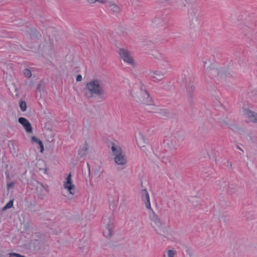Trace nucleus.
Segmentation results:
<instances>
[{
    "label": "nucleus",
    "mask_w": 257,
    "mask_h": 257,
    "mask_svg": "<svg viewBox=\"0 0 257 257\" xmlns=\"http://www.w3.org/2000/svg\"><path fill=\"white\" fill-rule=\"evenodd\" d=\"M132 94L137 102L143 105L148 111L156 113L161 112L162 110L159 106L154 104V100L146 87L142 83H139L135 86Z\"/></svg>",
    "instance_id": "obj_1"
},
{
    "label": "nucleus",
    "mask_w": 257,
    "mask_h": 257,
    "mask_svg": "<svg viewBox=\"0 0 257 257\" xmlns=\"http://www.w3.org/2000/svg\"><path fill=\"white\" fill-rule=\"evenodd\" d=\"M60 40L59 35L53 34L50 36L48 39L44 40L41 41L38 45L36 52L42 55L52 56L54 53L53 46L54 44Z\"/></svg>",
    "instance_id": "obj_2"
},
{
    "label": "nucleus",
    "mask_w": 257,
    "mask_h": 257,
    "mask_svg": "<svg viewBox=\"0 0 257 257\" xmlns=\"http://www.w3.org/2000/svg\"><path fill=\"white\" fill-rule=\"evenodd\" d=\"M86 88L91 97L94 95L101 97L105 94L103 82L98 79L89 81L86 84Z\"/></svg>",
    "instance_id": "obj_3"
},
{
    "label": "nucleus",
    "mask_w": 257,
    "mask_h": 257,
    "mask_svg": "<svg viewBox=\"0 0 257 257\" xmlns=\"http://www.w3.org/2000/svg\"><path fill=\"white\" fill-rule=\"evenodd\" d=\"M150 220L151 226L154 231L159 235L165 236L168 233V227L153 211L150 215Z\"/></svg>",
    "instance_id": "obj_4"
},
{
    "label": "nucleus",
    "mask_w": 257,
    "mask_h": 257,
    "mask_svg": "<svg viewBox=\"0 0 257 257\" xmlns=\"http://www.w3.org/2000/svg\"><path fill=\"white\" fill-rule=\"evenodd\" d=\"M111 150L114 161L117 165L120 166H124L126 165L127 160L125 156L122 153V151L120 147L114 143H112Z\"/></svg>",
    "instance_id": "obj_5"
},
{
    "label": "nucleus",
    "mask_w": 257,
    "mask_h": 257,
    "mask_svg": "<svg viewBox=\"0 0 257 257\" xmlns=\"http://www.w3.org/2000/svg\"><path fill=\"white\" fill-rule=\"evenodd\" d=\"M212 77L226 79L232 77V73L228 66L217 67L215 70H213Z\"/></svg>",
    "instance_id": "obj_6"
},
{
    "label": "nucleus",
    "mask_w": 257,
    "mask_h": 257,
    "mask_svg": "<svg viewBox=\"0 0 257 257\" xmlns=\"http://www.w3.org/2000/svg\"><path fill=\"white\" fill-rule=\"evenodd\" d=\"M118 53L124 62L133 67L135 66V60L130 51L127 49L121 48L119 49Z\"/></svg>",
    "instance_id": "obj_7"
},
{
    "label": "nucleus",
    "mask_w": 257,
    "mask_h": 257,
    "mask_svg": "<svg viewBox=\"0 0 257 257\" xmlns=\"http://www.w3.org/2000/svg\"><path fill=\"white\" fill-rule=\"evenodd\" d=\"M63 188L68 194L73 196L76 193V187L73 184L72 175L70 173L67 177H65L63 182Z\"/></svg>",
    "instance_id": "obj_8"
},
{
    "label": "nucleus",
    "mask_w": 257,
    "mask_h": 257,
    "mask_svg": "<svg viewBox=\"0 0 257 257\" xmlns=\"http://www.w3.org/2000/svg\"><path fill=\"white\" fill-rule=\"evenodd\" d=\"M103 223L105 225L103 234L106 237L110 238L113 234V229L114 228L113 222L110 218H107L104 219Z\"/></svg>",
    "instance_id": "obj_9"
},
{
    "label": "nucleus",
    "mask_w": 257,
    "mask_h": 257,
    "mask_svg": "<svg viewBox=\"0 0 257 257\" xmlns=\"http://www.w3.org/2000/svg\"><path fill=\"white\" fill-rule=\"evenodd\" d=\"M244 115L250 122L257 123V112L249 109L244 110Z\"/></svg>",
    "instance_id": "obj_10"
},
{
    "label": "nucleus",
    "mask_w": 257,
    "mask_h": 257,
    "mask_svg": "<svg viewBox=\"0 0 257 257\" xmlns=\"http://www.w3.org/2000/svg\"><path fill=\"white\" fill-rule=\"evenodd\" d=\"M203 68L211 76L213 70H215L217 67H215L214 64L209 59H206L203 62Z\"/></svg>",
    "instance_id": "obj_11"
},
{
    "label": "nucleus",
    "mask_w": 257,
    "mask_h": 257,
    "mask_svg": "<svg viewBox=\"0 0 257 257\" xmlns=\"http://www.w3.org/2000/svg\"><path fill=\"white\" fill-rule=\"evenodd\" d=\"M18 121L23 125L27 133H31L32 132V125L26 118L23 117H19Z\"/></svg>",
    "instance_id": "obj_12"
},
{
    "label": "nucleus",
    "mask_w": 257,
    "mask_h": 257,
    "mask_svg": "<svg viewBox=\"0 0 257 257\" xmlns=\"http://www.w3.org/2000/svg\"><path fill=\"white\" fill-rule=\"evenodd\" d=\"M140 194L142 199L144 201L146 207L148 209H151L150 201L149 194L146 189H143L141 191Z\"/></svg>",
    "instance_id": "obj_13"
},
{
    "label": "nucleus",
    "mask_w": 257,
    "mask_h": 257,
    "mask_svg": "<svg viewBox=\"0 0 257 257\" xmlns=\"http://www.w3.org/2000/svg\"><path fill=\"white\" fill-rule=\"evenodd\" d=\"M78 246L82 252L86 253L89 250V242L88 240L82 239L79 241Z\"/></svg>",
    "instance_id": "obj_14"
},
{
    "label": "nucleus",
    "mask_w": 257,
    "mask_h": 257,
    "mask_svg": "<svg viewBox=\"0 0 257 257\" xmlns=\"http://www.w3.org/2000/svg\"><path fill=\"white\" fill-rule=\"evenodd\" d=\"M46 189L44 188V185L39 183H37L36 186V192L39 197L43 199L46 196V194L45 192Z\"/></svg>",
    "instance_id": "obj_15"
},
{
    "label": "nucleus",
    "mask_w": 257,
    "mask_h": 257,
    "mask_svg": "<svg viewBox=\"0 0 257 257\" xmlns=\"http://www.w3.org/2000/svg\"><path fill=\"white\" fill-rule=\"evenodd\" d=\"M26 34L31 39L39 38L41 37L40 33L34 28H30L26 32Z\"/></svg>",
    "instance_id": "obj_16"
},
{
    "label": "nucleus",
    "mask_w": 257,
    "mask_h": 257,
    "mask_svg": "<svg viewBox=\"0 0 257 257\" xmlns=\"http://www.w3.org/2000/svg\"><path fill=\"white\" fill-rule=\"evenodd\" d=\"M136 139L138 145L140 147H144L147 143L145 141L144 135L141 133H138L136 135Z\"/></svg>",
    "instance_id": "obj_17"
},
{
    "label": "nucleus",
    "mask_w": 257,
    "mask_h": 257,
    "mask_svg": "<svg viewBox=\"0 0 257 257\" xmlns=\"http://www.w3.org/2000/svg\"><path fill=\"white\" fill-rule=\"evenodd\" d=\"M108 7L110 11L115 14H118L121 11L120 7L112 1L108 2Z\"/></svg>",
    "instance_id": "obj_18"
},
{
    "label": "nucleus",
    "mask_w": 257,
    "mask_h": 257,
    "mask_svg": "<svg viewBox=\"0 0 257 257\" xmlns=\"http://www.w3.org/2000/svg\"><path fill=\"white\" fill-rule=\"evenodd\" d=\"M89 149V145L86 142H85L84 144L83 147L79 149L78 152V156H80V158H82L88 152Z\"/></svg>",
    "instance_id": "obj_19"
},
{
    "label": "nucleus",
    "mask_w": 257,
    "mask_h": 257,
    "mask_svg": "<svg viewBox=\"0 0 257 257\" xmlns=\"http://www.w3.org/2000/svg\"><path fill=\"white\" fill-rule=\"evenodd\" d=\"M152 78L158 81H161L165 78V74L159 71H154L151 72Z\"/></svg>",
    "instance_id": "obj_20"
},
{
    "label": "nucleus",
    "mask_w": 257,
    "mask_h": 257,
    "mask_svg": "<svg viewBox=\"0 0 257 257\" xmlns=\"http://www.w3.org/2000/svg\"><path fill=\"white\" fill-rule=\"evenodd\" d=\"M36 166L37 168H38L40 171L43 172L44 173H46V165L44 160L41 159L38 160L36 164Z\"/></svg>",
    "instance_id": "obj_21"
},
{
    "label": "nucleus",
    "mask_w": 257,
    "mask_h": 257,
    "mask_svg": "<svg viewBox=\"0 0 257 257\" xmlns=\"http://www.w3.org/2000/svg\"><path fill=\"white\" fill-rule=\"evenodd\" d=\"M45 137L46 140L49 142H52L54 140V135L52 132V131L49 129H47L45 130Z\"/></svg>",
    "instance_id": "obj_22"
},
{
    "label": "nucleus",
    "mask_w": 257,
    "mask_h": 257,
    "mask_svg": "<svg viewBox=\"0 0 257 257\" xmlns=\"http://www.w3.org/2000/svg\"><path fill=\"white\" fill-rule=\"evenodd\" d=\"M141 148L142 149V151L147 155H151L153 152L152 147L148 143L145 144L144 147H141Z\"/></svg>",
    "instance_id": "obj_23"
},
{
    "label": "nucleus",
    "mask_w": 257,
    "mask_h": 257,
    "mask_svg": "<svg viewBox=\"0 0 257 257\" xmlns=\"http://www.w3.org/2000/svg\"><path fill=\"white\" fill-rule=\"evenodd\" d=\"M229 128L232 131L236 133H241L244 132V130L242 127H240L239 125L236 124H230Z\"/></svg>",
    "instance_id": "obj_24"
},
{
    "label": "nucleus",
    "mask_w": 257,
    "mask_h": 257,
    "mask_svg": "<svg viewBox=\"0 0 257 257\" xmlns=\"http://www.w3.org/2000/svg\"><path fill=\"white\" fill-rule=\"evenodd\" d=\"M32 142L38 144L40 146L41 149V152L42 153L44 150V146L42 142L38 139L37 137L34 136L32 137Z\"/></svg>",
    "instance_id": "obj_25"
},
{
    "label": "nucleus",
    "mask_w": 257,
    "mask_h": 257,
    "mask_svg": "<svg viewBox=\"0 0 257 257\" xmlns=\"http://www.w3.org/2000/svg\"><path fill=\"white\" fill-rule=\"evenodd\" d=\"M86 2L90 5H93L96 3H98L101 4H104L106 3L107 0H86Z\"/></svg>",
    "instance_id": "obj_26"
},
{
    "label": "nucleus",
    "mask_w": 257,
    "mask_h": 257,
    "mask_svg": "<svg viewBox=\"0 0 257 257\" xmlns=\"http://www.w3.org/2000/svg\"><path fill=\"white\" fill-rule=\"evenodd\" d=\"M22 217L23 218V221H21V224L23 226L25 230H27L28 228H29L30 227L29 223L28 221L25 220L23 216H22Z\"/></svg>",
    "instance_id": "obj_27"
},
{
    "label": "nucleus",
    "mask_w": 257,
    "mask_h": 257,
    "mask_svg": "<svg viewBox=\"0 0 257 257\" xmlns=\"http://www.w3.org/2000/svg\"><path fill=\"white\" fill-rule=\"evenodd\" d=\"M24 75L28 78H30L32 76V72L31 71L30 69H25L23 71Z\"/></svg>",
    "instance_id": "obj_28"
},
{
    "label": "nucleus",
    "mask_w": 257,
    "mask_h": 257,
    "mask_svg": "<svg viewBox=\"0 0 257 257\" xmlns=\"http://www.w3.org/2000/svg\"><path fill=\"white\" fill-rule=\"evenodd\" d=\"M20 107L22 111H25L27 109V104L25 101H22L20 103Z\"/></svg>",
    "instance_id": "obj_29"
},
{
    "label": "nucleus",
    "mask_w": 257,
    "mask_h": 257,
    "mask_svg": "<svg viewBox=\"0 0 257 257\" xmlns=\"http://www.w3.org/2000/svg\"><path fill=\"white\" fill-rule=\"evenodd\" d=\"M13 205V201L10 200L3 208V210L5 211L8 209L11 208Z\"/></svg>",
    "instance_id": "obj_30"
},
{
    "label": "nucleus",
    "mask_w": 257,
    "mask_h": 257,
    "mask_svg": "<svg viewBox=\"0 0 257 257\" xmlns=\"http://www.w3.org/2000/svg\"><path fill=\"white\" fill-rule=\"evenodd\" d=\"M167 257H174L175 251L173 249H169L167 252Z\"/></svg>",
    "instance_id": "obj_31"
},
{
    "label": "nucleus",
    "mask_w": 257,
    "mask_h": 257,
    "mask_svg": "<svg viewBox=\"0 0 257 257\" xmlns=\"http://www.w3.org/2000/svg\"><path fill=\"white\" fill-rule=\"evenodd\" d=\"M44 88H45V86L44 84H38L37 89L38 91H39V92L43 91L44 90Z\"/></svg>",
    "instance_id": "obj_32"
},
{
    "label": "nucleus",
    "mask_w": 257,
    "mask_h": 257,
    "mask_svg": "<svg viewBox=\"0 0 257 257\" xmlns=\"http://www.w3.org/2000/svg\"><path fill=\"white\" fill-rule=\"evenodd\" d=\"M14 186V182H10L7 184V188L8 189H10L11 188H13Z\"/></svg>",
    "instance_id": "obj_33"
},
{
    "label": "nucleus",
    "mask_w": 257,
    "mask_h": 257,
    "mask_svg": "<svg viewBox=\"0 0 257 257\" xmlns=\"http://www.w3.org/2000/svg\"><path fill=\"white\" fill-rule=\"evenodd\" d=\"M82 80V76L81 75H78L76 77L77 81H80Z\"/></svg>",
    "instance_id": "obj_34"
},
{
    "label": "nucleus",
    "mask_w": 257,
    "mask_h": 257,
    "mask_svg": "<svg viewBox=\"0 0 257 257\" xmlns=\"http://www.w3.org/2000/svg\"><path fill=\"white\" fill-rule=\"evenodd\" d=\"M26 84L27 86H32V82L31 81H27Z\"/></svg>",
    "instance_id": "obj_35"
},
{
    "label": "nucleus",
    "mask_w": 257,
    "mask_h": 257,
    "mask_svg": "<svg viewBox=\"0 0 257 257\" xmlns=\"http://www.w3.org/2000/svg\"><path fill=\"white\" fill-rule=\"evenodd\" d=\"M14 153H13V156H16V157H17L18 156V153L17 152V151L15 150V149H14Z\"/></svg>",
    "instance_id": "obj_36"
},
{
    "label": "nucleus",
    "mask_w": 257,
    "mask_h": 257,
    "mask_svg": "<svg viewBox=\"0 0 257 257\" xmlns=\"http://www.w3.org/2000/svg\"><path fill=\"white\" fill-rule=\"evenodd\" d=\"M256 194H257V190H256Z\"/></svg>",
    "instance_id": "obj_37"
}]
</instances>
